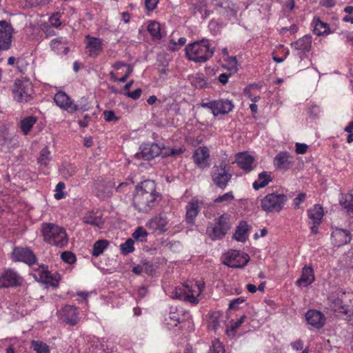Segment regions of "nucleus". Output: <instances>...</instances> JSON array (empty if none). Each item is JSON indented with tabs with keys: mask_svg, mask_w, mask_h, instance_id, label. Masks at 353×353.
I'll list each match as a JSON object with an SVG mask.
<instances>
[{
	"mask_svg": "<svg viewBox=\"0 0 353 353\" xmlns=\"http://www.w3.org/2000/svg\"><path fill=\"white\" fill-rule=\"evenodd\" d=\"M331 239L334 246L340 247L349 243L352 240V236L350 231L335 228L332 230Z\"/></svg>",
	"mask_w": 353,
	"mask_h": 353,
	"instance_id": "18",
	"label": "nucleus"
},
{
	"mask_svg": "<svg viewBox=\"0 0 353 353\" xmlns=\"http://www.w3.org/2000/svg\"><path fill=\"white\" fill-rule=\"evenodd\" d=\"M148 232L143 227H138L132 234V237L141 242L146 241V237L148 236Z\"/></svg>",
	"mask_w": 353,
	"mask_h": 353,
	"instance_id": "46",
	"label": "nucleus"
},
{
	"mask_svg": "<svg viewBox=\"0 0 353 353\" xmlns=\"http://www.w3.org/2000/svg\"><path fill=\"white\" fill-rule=\"evenodd\" d=\"M159 0H145V5L148 10H153L157 6Z\"/></svg>",
	"mask_w": 353,
	"mask_h": 353,
	"instance_id": "61",
	"label": "nucleus"
},
{
	"mask_svg": "<svg viewBox=\"0 0 353 353\" xmlns=\"http://www.w3.org/2000/svg\"><path fill=\"white\" fill-rule=\"evenodd\" d=\"M312 25L314 27L313 32L317 36L327 35L331 32L328 23L323 22L319 17H314Z\"/></svg>",
	"mask_w": 353,
	"mask_h": 353,
	"instance_id": "28",
	"label": "nucleus"
},
{
	"mask_svg": "<svg viewBox=\"0 0 353 353\" xmlns=\"http://www.w3.org/2000/svg\"><path fill=\"white\" fill-rule=\"evenodd\" d=\"M228 64L229 65V69L232 72H236L238 70L237 68V59L235 57H230L228 59Z\"/></svg>",
	"mask_w": 353,
	"mask_h": 353,
	"instance_id": "55",
	"label": "nucleus"
},
{
	"mask_svg": "<svg viewBox=\"0 0 353 353\" xmlns=\"http://www.w3.org/2000/svg\"><path fill=\"white\" fill-rule=\"evenodd\" d=\"M165 320L168 324L173 325L174 326H176L181 322L179 314L172 311L170 312L168 319Z\"/></svg>",
	"mask_w": 353,
	"mask_h": 353,
	"instance_id": "53",
	"label": "nucleus"
},
{
	"mask_svg": "<svg viewBox=\"0 0 353 353\" xmlns=\"http://www.w3.org/2000/svg\"><path fill=\"white\" fill-rule=\"evenodd\" d=\"M234 200V196L232 191L228 192L223 195H220L214 199V203H221L222 205H226Z\"/></svg>",
	"mask_w": 353,
	"mask_h": 353,
	"instance_id": "41",
	"label": "nucleus"
},
{
	"mask_svg": "<svg viewBox=\"0 0 353 353\" xmlns=\"http://www.w3.org/2000/svg\"><path fill=\"white\" fill-rule=\"evenodd\" d=\"M211 179L216 187L225 190L231 181L232 174L230 166L225 161H221L218 164H214L211 170Z\"/></svg>",
	"mask_w": 353,
	"mask_h": 353,
	"instance_id": "6",
	"label": "nucleus"
},
{
	"mask_svg": "<svg viewBox=\"0 0 353 353\" xmlns=\"http://www.w3.org/2000/svg\"><path fill=\"white\" fill-rule=\"evenodd\" d=\"M51 161L50 152L47 147L43 148L40 152L38 163L41 165L46 166Z\"/></svg>",
	"mask_w": 353,
	"mask_h": 353,
	"instance_id": "43",
	"label": "nucleus"
},
{
	"mask_svg": "<svg viewBox=\"0 0 353 353\" xmlns=\"http://www.w3.org/2000/svg\"><path fill=\"white\" fill-rule=\"evenodd\" d=\"M169 219L164 213H160L151 218L146 223L147 228L157 232L158 234H161L165 232L168 228V225Z\"/></svg>",
	"mask_w": 353,
	"mask_h": 353,
	"instance_id": "13",
	"label": "nucleus"
},
{
	"mask_svg": "<svg viewBox=\"0 0 353 353\" xmlns=\"http://www.w3.org/2000/svg\"><path fill=\"white\" fill-rule=\"evenodd\" d=\"M248 225L245 221H241L237 226L234 238L241 242H245L248 239Z\"/></svg>",
	"mask_w": 353,
	"mask_h": 353,
	"instance_id": "33",
	"label": "nucleus"
},
{
	"mask_svg": "<svg viewBox=\"0 0 353 353\" xmlns=\"http://www.w3.org/2000/svg\"><path fill=\"white\" fill-rule=\"evenodd\" d=\"M255 88H256V85H250L244 89L245 95L250 99V100L254 103L257 102L260 99V97L259 95L254 94L252 92V90Z\"/></svg>",
	"mask_w": 353,
	"mask_h": 353,
	"instance_id": "49",
	"label": "nucleus"
},
{
	"mask_svg": "<svg viewBox=\"0 0 353 353\" xmlns=\"http://www.w3.org/2000/svg\"><path fill=\"white\" fill-rule=\"evenodd\" d=\"M30 347L35 353H50L49 346L42 341H32Z\"/></svg>",
	"mask_w": 353,
	"mask_h": 353,
	"instance_id": "40",
	"label": "nucleus"
},
{
	"mask_svg": "<svg viewBox=\"0 0 353 353\" xmlns=\"http://www.w3.org/2000/svg\"><path fill=\"white\" fill-rule=\"evenodd\" d=\"M315 280L314 270L310 266H305L302 270V274L300 279L296 281V285L308 286Z\"/></svg>",
	"mask_w": 353,
	"mask_h": 353,
	"instance_id": "27",
	"label": "nucleus"
},
{
	"mask_svg": "<svg viewBox=\"0 0 353 353\" xmlns=\"http://www.w3.org/2000/svg\"><path fill=\"white\" fill-rule=\"evenodd\" d=\"M20 285L21 278L14 270L8 269L0 276V288H9Z\"/></svg>",
	"mask_w": 353,
	"mask_h": 353,
	"instance_id": "15",
	"label": "nucleus"
},
{
	"mask_svg": "<svg viewBox=\"0 0 353 353\" xmlns=\"http://www.w3.org/2000/svg\"><path fill=\"white\" fill-rule=\"evenodd\" d=\"M272 179L267 172H263L259 174L258 179L253 183V188L256 190L265 187Z\"/></svg>",
	"mask_w": 353,
	"mask_h": 353,
	"instance_id": "37",
	"label": "nucleus"
},
{
	"mask_svg": "<svg viewBox=\"0 0 353 353\" xmlns=\"http://www.w3.org/2000/svg\"><path fill=\"white\" fill-rule=\"evenodd\" d=\"M41 233L44 241L51 245L62 248L68 243L65 230L57 225L43 223L41 225Z\"/></svg>",
	"mask_w": 353,
	"mask_h": 353,
	"instance_id": "3",
	"label": "nucleus"
},
{
	"mask_svg": "<svg viewBox=\"0 0 353 353\" xmlns=\"http://www.w3.org/2000/svg\"><path fill=\"white\" fill-rule=\"evenodd\" d=\"M307 215L310 220L314 225H319L321 223L324 215L323 209L321 205L316 204L307 210Z\"/></svg>",
	"mask_w": 353,
	"mask_h": 353,
	"instance_id": "29",
	"label": "nucleus"
},
{
	"mask_svg": "<svg viewBox=\"0 0 353 353\" xmlns=\"http://www.w3.org/2000/svg\"><path fill=\"white\" fill-rule=\"evenodd\" d=\"M161 200V195L156 190L154 181L145 180L136 187L133 196V207L139 213L152 211Z\"/></svg>",
	"mask_w": 353,
	"mask_h": 353,
	"instance_id": "1",
	"label": "nucleus"
},
{
	"mask_svg": "<svg viewBox=\"0 0 353 353\" xmlns=\"http://www.w3.org/2000/svg\"><path fill=\"white\" fill-rule=\"evenodd\" d=\"M245 301L243 297H239L232 300L229 304L230 309H236L239 307V305Z\"/></svg>",
	"mask_w": 353,
	"mask_h": 353,
	"instance_id": "56",
	"label": "nucleus"
},
{
	"mask_svg": "<svg viewBox=\"0 0 353 353\" xmlns=\"http://www.w3.org/2000/svg\"><path fill=\"white\" fill-rule=\"evenodd\" d=\"M231 228L230 215L223 214L214 220L213 223L208 225L206 234L212 241L223 239Z\"/></svg>",
	"mask_w": 353,
	"mask_h": 353,
	"instance_id": "5",
	"label": "nucleus"
},
{
	"mask_svg": "<svg viewBox=\"0 0 353 353\" xmlns=\"http://www.w3.org/2000/svg\"><path fill=\"white\" fill-rule=\"evenodd\" d=\"M204 288V283L188 281L181 286L176 287L172 296L196 304L199 303L198 296L203 292Z\"/></svg>",
	"mask_w": 353,
	"mask_h": 353,
	"instance_id": "4",
	"label": "nucleus"
},
{
	"mask_svg": "<svg viewBox=\"0 0 353 353\" xmlns=\"http://www.w3.org/2000/svg\"><path fill=\"white\" fill-rule=\"evenodd\" d=\"M85 223L101 228L104 221L101 216H97L93 212H88L83 219Z\"/></svg>",
	"mask_w": 353,
	"mask_h": 353,
	"instance_id": "34",
	"label": "nucleus"
},
{
	"mask_svg": "<svg viewBox=\"0 0 353 353\" xmlns=\"http://www.w3.org/2000/svg\"><path fill=\"white\" fill-rule=\"evenodd\" d=\"M290 154L289 152H281L276 155L274 159V165L279 169H287L290 163Z\"/></svg>",
	"mask_w": 353,
	"mask_h": 353,
	"instance_id": "31",
	"label": "nucleus"
},
{
	"mask_svg": "<svg viewBox=\"0 0 353 353\" xmlns=\"http://www.w3.org/2000/svg\"><path fill=\"white\" fill-rule=\"evenodd\" d=\"M61 175L65 179L72 177L77 172V166L70 163H63L59 168Z\"/></svg>",
	"mask_w": 353,
	"mask_h": 353,
	"instance_id": "36",
	"label": "nucleus"
},
{
	"mask_svg": "<svg viewBox=\"0 0 353 353\" xmlns=\"http://www.w3.org/2000/svg\"><path fill=\"white\" fill-rule=\"evenodd\" d=\"M108 245V242L106 240L97 241L93 245L92 255L99 256L107 248Z\"/></svg>",
	"mask_w": 353,
	"mask_h": 353,
	"instance_id": "42",
	"label": "nucleus"
},
{
	"mask_svg": "<svg viewBox=\"0 0 353 353\" xmlns=\"http://www.w3.org/2000/svg\"><path fill=\"white\" fill-rule=\"evenodd\" d=\"M65 188V184L63 182H59L57 183L55 188V192L54 196L56 199L59 200L65 196V194L63 192V190Z\"/></svg>",
	"mask_w": 353,
	"mask_h": 353,
	"instance_id": "51",
	"label": "nucleus"
},
{
	"mask_svg": "<svg viewBox=\"0 0 353 353\" xmlns=\"http://www.w3.org/2000/svg\"><path fill=\"white\" fill-rule=\"evenodd\" d=\"M221 314L219 312H214L210 314L208 321V329L211 330H216L218 327L220 326V321Z\"/></svg>",
	"mask_w": 353,
	"mask_h": 353,
	"instance_id": "39",
	"label": "nucleus"
},
{
	"mask_svg": "<svg viewBox=\"0 0 353 353\" xmlns=\"http://www.w3.org/2000/svg\"><path fill=\"white\" fill-rule=\"evenodd\" d=\"M141 93H142V90L141 88H137L132 92H128L127 93V95L128 97H130L134 100H136V99H138L141 97Z\"/></svg>",
	"mask_w": 353,
	"mask_h": 353,
	"instance_id": "60",
	"label": "nucleus"
},
{
	"mask_svg": "<svg viewBox=\"0 0 353 353\" xmlns=\"http://www.w3.org/2000/svg\"><path fill=\"white\" fill-rule=\"evenodd\" d=\"M13 96L19 102L28 101L32 94V85L28 80H17L12 89Z\"/></svg>",
	"mask_w": 353,
	"mask_h": 353,
	"instance_id": "10",
	"label": "nucleus"
},
{
	"mask_svg": "<svg viewBox=\"0 0 353 353\" xmlns=\"http://www.w3.org/2000/svg\"><path fill=\"white\" fill-rule=\"evenodd\" d=\"M85 38L87 39L85 48L89 56L94 57L98 56L103 50L102 39L90 35H87Z\"/></svg>",
	"mask_w": 353,
	"mask_h": 353,
	"instance_id": "23",
	"label": "nucleus"
},
{
	"mask_svg": "<svg viewBox=\"0 0 353 353\" xmlns=\"http://www.w3.org/2000/svg\"><path fill=\"white\" fill-rule=\"evenodd\" d=\"M160 153L161 149L157 143L145 144L141 146V152L137 156L145 160H150L159 156Z\"/></svg>",
	"mask_w": 353,
	"mask_h": 353,
	"instance_id": "25",
	"label": "nucleus"
},
{
	"mask_svg": "<svg viewBox=\"0 0 353 353\" xmlns=\"http://www.w3.org/2000/svg\"><path fill=\"white\" fill-rule=\"evenodd\" d=\"M305 316L307 324L315 329L319 330L325 325V316L319 310L314 309L308 310Z\"/></svg>",
	"mask_w": 353,
	"mask_h": 353,
	"instance_id": "19",
	"label": "nucleus"
},
{
	"mask_svg": "<svg viewBox=\"0 0 353 353\" xmlns=\"http://www.w3.org/2000/svg\"><path fill=\"white\" fill-rule=\"evenodd\" d=\"M192 158L195 164L201 169H205L210 165V152L206 146H201L196 149Z\"/></svg>",
	"mask_w": 353,
	"mask_h": 353,
	"instance_id": "21",
	"label": "nucleus"
},
{
	"mask_svg": "<svg viewBox=\"0 0 353 353\" xmlns=\"http://www.w3.org/2000/svg\"><path fill=\"white\" fill-rule=\"evenodd\" d=\"M308 145L305 143H296V153L299 154H303L306 153Z\"/></svg>",
	"mask_w": 353,
	"mask_h": 353,
	"instance_id": "58",
	"label": "nucleus"
},
{
	"mask_svg": "<svg viewBox=\"0 0 353 353\" xmlns=\"http://www.w3.org/2000/svg\"><path fill=\"white\" fill-rule=\"evenodd\" d=\"M132 68L130 65H128V71L126 72L125 74H124V75L121 78L119 79L118 81L121 83L125 82L128 78L129 77L130 74L132 73Z\"/></svg>",
	"mask_w": 353,
	"mask_h": 353,
	"instance_id": "64",
	"label": "nucleus"
},
{
	"mask_svg": "<svg viewBox=\"0 0 353 353\" xmlns=\"http://www.w3.org/2000/svg\"><path fill=\"white\" fill-rule=\"evenodd\" d=\"M14 30L8 22L0 21V51L8 50L11 48Z\"/></svg>",
	"mask_w": 353,
	"mask_h": 353,
	"instance_id": "12",
	"label": "nucleus"
},
{
	"mask_svg": "<svg viewBox=\"0 0 353 353\" xmlns=\"http://www.w3.org/2000/svg\"><path fill=\"white\" fill-rule=\"evenodd\" d=\"M121 250L123 254H128L132 252L134 248V241L131 239H128L125 243L121 244Z\"/></svg>",
	"mask_w": 353,
	"mask_h": 353,
	"instance_id": "47",
	"label": "nucleus"
},
{
	"mask_svg": "<svg viewBox=\"0 0 353 353\" xmlns=\"http://www.w3.org/2000/svg\"><path fill=\"white\" fill-rule=\"evenodd\" d=\"M201 205L202 202L195 197L188 203L185 207L186 212L185 216L187 223H194L195 219L200 212Z\"/></svg>",
	"mask_w": 353,
	"mask_h": 353,
	"instance_id": "16",
	"label": "nucleus"
},
{
	"mask_svg": "<svg viewBox=\"0 0 353 353\" xmlns=\"http://www.w3.org/2000/svg\"><path fill=\"white\" fill-rule=\"evenodd\" d=\"M339 202L348 213L353 214V190L346 194H342Z\"/></svg>",
	"mask_w": 353,
	"mask_h": 353,
	"instance_id": "35",
	"label": "nucleus"
},
{
	"mask_svg": "<svg viewBox=\"0 0 353 353\" xmlns=\"http://www.w3.org/2000/svg\"><path fill=\"white\" fill-rule=\"evenodd\" d=\"M343 310L342 313L345 314H350L353 312V293L352 297L350 296V298H343Z\"/></svg>",
	"mask_w": 353,
	"mask_h": 353,
	"instance_id": "45",
	"label": "nucleus"
},
{
	"mask_svg": "<svg viewBox=\"0 0 353 353\" xmlns=\"http://www.w3.org/2000/svg\"><path fill=\"white\" fill-rule=\"evenodd\" d=\"M32 276L36 280L41 283L48 284L56 287L59 283L58 275L55 273H51L48 270L47 267L44 265L39 266L38 268H34Z\"/></svg>",
	"mask_w": 353,
	"mask_h": 353,
	"instance_id": "11",
	"label": "nucleus"
},
{
	"mask_svg": "<svg viewBox=\"0 0 353 353\" xmlns=\"http://www.w3.org/2000/svg\"><path fill=\"white\" fill-rule=\"evenodd\" d=\"M287 200V196L283 194H268L261 200V206L266 212H279L283 208Z\"/></svg>",
	"mask_w": 353,
	"mask_h": 353,
	"instance_id": "7",
	"label": "nucleus"
},
{
	"mask_svg": "<svg viewBox=\"0 0 353 353\" xmlns=\"http://www.w3.org/2000/svg\"><path fill=\"white\" fill-rule=\"evenodd\" d=\"M57 314L61 321L70 326L76 325L79 321L77 308L74 305H66Z\"/></svg>",
	"mask_w": 353,
	"mask_h": 353,
	"instance_id": "14",
	"label": "nucleus"
},
{
	"mask_svg": "<svg viewBox=\"0 0 353 353\" xmlns=\"http://www.w3.org/2000/svg\"><path fill=\"white\" fill-rule=\"evenodd\" d=\"M214 53L209 41L201 39L188 44L185 47V54L188 60L195 63H204L210 59Z\"/></svg>",
	"mask_w": 353,
	"mask_h": 353,
	"instance_id": "2",
	"label": "nucleus"
},
{
	"mask_svg": "<svg viewBox=\"0 0 353 353\" xmlns=\"http://www.w3.org/2000/svg\"><path fill=\"white\" fill-rule=\"evenodd\" d=\"M294 0H288L283 6V9L285 12H291L294 8Z\"/></svg>",
	"mask_w": 353,
	"mask_h": 353,
	"instance_id": "62",
	"label": "nucleus"
},
{
	"mask_svg": "<svg viewBox=\"0 0 353 353\" xmlns=\"http://www.w3.org/2000/svg\"><path fill=\"white\" fill-rule=\"evenodd\" d=\"M225 349L223 344L218 340L212 342L208 353H224Z\"/></svg>",
	"mask_w": 353,
	"mask_h": 353,
	"instance_id": "48",
	"label": "nucleus"
},
{
	"mask_svg": "<svg viewBox=\"0 0 353 353\" xmlns=\"http://www.w3.org/2000/svg\"><path fill=\"white\" fill-rule=\"evenodd\" d=\"M66 39L63 37L54 39L50 42L51 49L57 54H66L69 50L68 47L65 46Z\"/></svg>",
	"mask_w": 353,
	"mask_h": 353,
	"instance_id": "32",
	"label": "nucleus"
},
{
	"mask_svg": "<svg viewBox=\"0 0 353 353\" xmlns=\"http://www.w3.org/2000/svg\"><path fill=\"white\" fill-rule=\"evenodd\" d=\"M104 119L106 121H112L114 120H117V117L115 116V114L112 110H105L103 112Z\"/></svg>",
	"mask_w": 353,
	"mask_h": 353,
	"instance_id": "59",
	"label": "nucleus"
},
{
	"mask_svg": "<svg viewBox=\"0 0 353 353\" xmlns=\"http://www.w3.org/2000/svg\"><path fill=\"white\" fill-rule=\"evenodd\" d=\"M250 260L248 254L239 250H232L224 254L223 263L232 268H240L247 265Z\"/></svg>",
	"mask_w": 353,
	"mask_h": 353,
	"instance_id": "8",
	"label": "nucleus"
},
{
	"mask_svg": "<svg viewBox=\"0 0 353 353\" xmlns=\"http://www.w3.org/2000/svg\"><path fill=\"white\" fill-rule=\"evenodd\" d=\"M184 152V150L182 148H172L168 153V155L170 156H178L181 155Z\"/></svg>",
	"mask_w": 353,
	"mask_h": 353,
	"instance_id": "63",
	"label": "nucleus"
},
{
	"mask_svg": "<svg viewBox=\"0 0 353 353\" xmlns=\"http://www.w3.org/2000/svg\"><path fill=\"white\" fill-rule=\"evenodd\" d=\"M305 193H300L298 194V196L294 199L293 201V205L294 208L295 209L299 208L300 204L303 203L305 199Z\"/></svg>",
	"mask_w": 353,
	"mask_h": 353,
	"instance_id": "57",
	"label": "nucleus"
},
{
	"mask_svg": "<svg viewBox=\"0 0 353 353\" xmlns=\"http://www.w3.org/2000/svg\"><path fill=\"white\" fill-rule=\"evenodd\" d=\"M201 107L211 110L212 114L217 117L220 114H226L230 112L234 108L232 101L228 99L213 100L209 102H202Z\"/></svg>",
	"mask_w": 353,
	"mask_h": 353,
	"instance_id": "9",
	"label": "nucleus"
},
{
	"mask_svg": "<svg viewBox=\"0 0 353 353\" xmlns=\"http://www.w3.org/2000/svg\"><path fill=\"white\" fill-rule=\"evenodd\" d=\"M191 83L195 88H203L206 85V81L203 77L196 75L192 77Z\"/></svg>",
	"mask_w": 353,
	"mask_h": 353,
	"instance_id": "50",
	"label": "nucleus"
},
{
	"mask_svg": "<svg viewBox=\"0 0 353 353\" xmlns=\"http://www.w3.org/2000/svg\"><path fill=\"white\" fill-rule=\"evenodd\" d=\"M14 261H22L29 265L34 263L36 258L33 252L27 248H15L12 252Z\"/></svg>",
	"mask_w": 353,
	"mask_h": 353,
	"instance_id": "20",
	"label": "nucleus"
},
{
	"mask_svg": "<svg viewBox=\"0 0 353 353\" xmlns=\"http://www.w3.org/2000/svg\"><path fill=\"white\" fill-rule=\"evenodd\" d=\"M54 101L59 107L68 112H73L77 110V105L64 92H58L54 95Z\"/></svg>",
	"mask_w": 353,
	"mask_h": 353,
	"instance_id": "22",
	"label": "nucleus"
},
{
	"mask_svg": "<svg viewBox=\"0 0 353 353\" xmlns=\"http://www.w3.org/2000/svg\"><path fill=\"white\" fill-rule=\"evenodd\" d=\"M148 31L151 36L156 39H161L160 24L156 21L150 22L148 26Z\"/></svg>",
	"mask_w": 353,
	"mask_h": 353,
	"instance_id": "44",
	"label": "nucleus"
},
{
	"mask_svg": "<svg viewBox=\"0 0 353 353\" xmlns=\"http://www.w3.org/2000/svg\"><path fill=\"white\" fill-rule=\"evenodd\" d=\"M61 258L63 261L69 264H72L76 261L75 255L71 252H63L61 255Z\"/></svg>",
	"mask_w": 353,
	"mask_h": 353,
	"instance_id": "52",
	"label": "nucleus"
},
{
	"mask_svg": "<svg viewBox=\"0 0 353 353\" xmlns=\"http://www.w3.org/2000/svg\"><path fill=\"white\" fill-rule=\"evenodd\" d=\"M49 22L53 27L57 28L60 26L61 23L59 13L57 12L52 14L49 19Z\"/></svg>",
	"mask_w": 353,
	"mask_h": 353,
	"instance_id": "54",
	"label": "nucleus"
},
{
	"mask_svg": "<svg viewBox=\"0 0 353 353\" xmlns=\"http://www.w3.org/2000/svg\"><path fill=\"white\" fill-rule=\"evenodd\" d=\"M113 188L111 181H98L95 183L96 194L101 199L110 196Z\"/></svg>",
	"mask_w": 353,
	"mask_h": 353,
	"instance_id": "26",
	"label": "nucleus"
},
{
	"mask_svg": "<svg viewBox=\"0 0 353 353\" xmlns=\"http://www.w3.org/2000/svg\"><path fill=\"white\" fill-rule=\"evenodd\" d=\"M37 121V118L34 116L25 117L21 121L20 128L25 135L30 132Z\"/></svg>",
	"mask_w": 353,
	"mask_h": 353,
	"instance_id": "38",
	"label": "nucleus"
},
{
	"mask_svg": "<svg viewBox=\"0 0 353 353\" xmlns=\"http://www.w3.org/2000/svg\"><path fill=\"white\" fill-rule=\"evenodd\" d=\"M350 296L352 297V292H345L338 291L335 292L330 294L328 297L329 306L331 310L334 312L342 313L343 310V298L345 299L346 297L348 299Z\"/></svg>",
	"mask_w": 353,
	"mask_h": 353,
	"instance_id": "17",
	"label": "nucleus"
},
{
	"mask_svg": "<svg viewBox=\"0 0 353 353\" xmlns=\"http://www.w3.org/2000/svg\"><path fill=\"white\" fill-rule=\"evenodd\" d=\"M311 44V37L309 35H305L296 41L292 43L291 46L294 50L302 51L303 54H305L310 50Z\"/></svg>",
	"mask_w": 353,
	"mask_h": 353,
	"instance_id": "30",
	"label": "nucleus"
},
{
	"mask_svg": "<svg viewBox=\"0 0 353 353\" xmlns=\"http://www.w3.org/2000/svg\"><path fill=\"white\" fill-rule=\"evenodd\" d=\"M254 160L253 157L248 152H239L236 156L238 166L247 172L254 169Z\"/></svg>",
	"mask_w": 353,
	"mask_h": 353,
	"instance_id": "24",
	"label": "nucleus"
}]
</instances>
